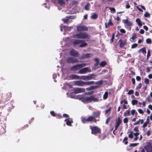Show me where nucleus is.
Segmentation results:
<instances>
[{
	"label": "nucleus",
	"instance_id": "1",
	"mask_svg": "<svg viewBox=\"0 0 152 152\" xmlns=\"http://www.w3.org/2000/svg\"><path fill=\"white\" fill-rule=\"evenodd\" d=\"M135 132L134 133L132 131H130L128 132V137L130 138L133 139L134 140L136 141L139 138L138 136L139 135V127L136 126L133 129Z\"/></svg>",
	"mask_w": 152,
	"mask_h": 152
},
{
	"label": "nucleus",
	"instance_id": "2",
	"mask_svg": "<svg viewBox=\"0 0 152 152\" xmlns=\"http://www.w3.org/2000/svg\"><path fill=\"white\" fill-rule=\"evenodd\" d=\"M99 101V99L97 98H94L93 96L90 97H84L82 100V102L84 103H88L93 101L97 102Z\"/></svg>",
	"mask_w": 152,
	"mask_h": 152
},
{
	"label": "nucleus",
	"instance_id": "3",
	"mask_svg": "<svg viewBox=\"0 0 152 152\" xmlns=\"http://www.w3.org/2000/svg\"><path fill=\"white\" fill-rule=\"evenodd\" d=\"M122 22L124 25L125 27L128 30H130L131 27L133 25V23L127 19H124L122 20Z\"/></svg>",
	"mask_w": 152,
	"mask_h": 152
},
{
	"label": "nucleus",
	"instance_id": "4",
	"mask_svg": "<svg viewBox=\"0 0 152 152\" xmlns=\"http://www.w3.org/2000/svg\"><path fill=\"white\" fill-rule=\"evenodd\" d=\"M89 37V36L87 33L86 32H81L74 35V37L78 39H88Z\"/></svg>",
	"mask_w": 152,
	"mask_h": 152
},
{
	"label": "nucleus",
	"instance_id": "5",
	"mask_svg": "<svg viewBox=\"0 0 152 152\" xmlns=\"http://www.w3.org/2000/svg\"><path fill=\"white\" fill-rule=\"evenodd\" d=\"M144 147L146 152H152V142H147Z\"/></svg>",
	"mask_w": 152,
	"mask_h": 152
},
{
	"label": "nucleus",
	"instance_id": "6",
	"mask_svg": "<svg viewBox=\"0 0 152 152\" xmlns=\"http://www.w3.org/2000/svg\"><path fill=\"white\" fill-rule=\"evenodd\" d=\"M90 128L91 130V133L93 134H95L98 133L100 132V129L96 126H90Z\"/></svg>",
	"mask_w": 152,
	"mask_h": 152
},
{
	"label": "nucleus",
	"instance_id": "7",
	"mask_svg": "<svg viewBox=\"0 0 152 152\" xmlns=\"http://www.w3.org/2000/svg\"><path fill=\"white\" fill-rule=\"evenodd\" d=\"M91 71V69L89 67H86L80 69L79 71V73L81 74H83L87 72H90Z\"/></svg>",
	"mask_w": 152,
	"mask_h": 152
},
{
	"label": "nucleus",
	"instance_id": "8",
	"mask_svg": "<svg viewBox=\"0 0 152 152\" xmlns=\"http://www.w3.org/2000/svg\"><path fill=\"white\" fill-rule=\"evenodd\" d=\"M77 30L78 31H86L88 30V28L86 26L84 25H79L77 26Z\"/></svg>",
	"mask_w": 152,
	"mask_h": 152
},
{
	"label": "nucleus",
	"instance_id": "9",
	"mask_svg": "<svg viewBox=\"0 0 152 152\" xmlns=\"http://www.w3.org/2000/svg\"><path fill=\"white\" fill-rule=\"evenodd\" d=\"M74 83L76 86H83L86 85V82L81 80L76 81L74 82Z\"/></svg>",
	"mask_w": 152,
	"mask_h": 152
},
{
	"label": "nucleus",
	"instance_id": "10",
	"mask_svg": "<svg viewBox=\"0 0 152 152\" xmlns=\"http://www.w3.org/2000/svg\"><path fill=\"white\" fill-rule=\"evenodd\" d=\"M74 91L75 93L78 94L85 92V89L84 88H75Z\"/></svg>",
	"mask_w": 152,
	"mask_h": 152
},
{
	"label": "nucleus",
	"instance_id": "11",
	"mask_svg": "<svg viewBox=\"0 0 152 152\" xmlns=\"http://www.w3.org/2000/svg\"><path fill=\"white\" fill-rule=\"evenodd\" d=\"M67 62L69 63L77 62L79 61L76 58L72 57H70L68 58L66 60Z\"/></svg>",
	"mask_w": 152,
	"mask_h": 152
},
{
	"label": "nucleus",
	"instance_id": "12",
	"mask_svg": "<svg viewBox=\"0 0 152 152\" xmlns=\"http://www.w3.org/2000/svg\"><path fill=\"white\" fill-rule=\"evenodd\" d=\"M121 122L122 120L120 119L119 118H118V119L116 120V124L115 126V130H116L117 129Z\"/></svg>",
	"mask_w": 152,
	"mask_h": 152
},
{
	"label": "nucleus",
	"instance_id": "13",
	"mask_svg": "<svg viewBox=\"0 0 152 152\" xmlns=\"http://www.w3.org/2000/svg\"><path fill=\"white\" fill-rule=\"evenodd\" d=\"M75 18V16H69L68 17H66V19L64 18L63 19V20L64 23L67 22L68 20L70 19H73Z\"/></svg>",
	"mask_w": 152,
	"mask_h": 152
},
{
	"label": "nucleus",
	"instance_id": "14",
	"mask_svg": "<svg viewBox=\"0 0 152 152\" xmlns=\"http://www.w3.org/2000/svg\"><path fill=\"white\" fill-rule=\"evenodd\" d=\"M70 54L72 56L77 57L78 56V53L77 51L73 50H71L70 52Z\"/></svg>",
	"mask_w": 152,
	"mask_h": 152
},
{
	"label": "nucleus",
	"instance_id": "15",
	"mask_svg": "<svg viewBox=\"0 0 152 152\" xmlns=\"http://www.w3.org/2000/svg\"><path fill=\"white\" fill-rule=\"evenodd\" d=\"M65 121L66 122V124L67 125L69 126H71V124L72 123V118H68L66 119L65 120Z\"/></svg>",
	"mask_w": 152,
	"mask_h": 152
},
{
	"label": "nucleus",
	"instance_id": "16",
	"mask_svg": "<svg viewBox=\"0 0 152 152\" xmlns=\"http://www.w3.org/2000/svg\"><path fill=\"white\" fill-rule=\"evenodd\" d=\"M87 121H94L95 122H96V120L95 118V117L92 116H89L87 119L86 120Z\"/></svg>",
	"mask_w": 152,
	"mask_h": 152
},
{
	"label": "nucleus",
	"instance_id": "17",
	"mask_svg": "<svg viewBox=\"0 0 152 152\" xmlns=\"http://www.w3.org/2000/svg\"><path fill=\"white\" fill-rule=\"evenodd\" d=\"M81 68L80 67V66L79 64H77L76 65H75L73 66L72 67V69L73 70H77L80 69Z\"/></svg>",
	"mask_w": 152,
	"mask_h": 152
},
{
	"label": "nucleus",
	"instance_id": "18",
	"mask_svg": "<svg viewBox=\"0 0 152 152\" xmlns=\"http://www.w3.org/2000/svg\"><path fill=\"white\" fill-rule=\"evenodd\" d=\"M70 97L71 98H76L77 99H80L81 101H82V100L83 99L84 97H83V96L82 95H78L76 97H75V96H70Z\"/></svg>",
	"mask_w": 152,
	"mask_h": 152
},
{
	"label": "nucleus",
	"instance_id": "19",
	"mask_svg": "<svg viewBox=\"0 0 152 152\" xmlns=\"http://www.w3.org/2000/svg\"><path fill=\"white\" fill-rule=\"evenodd\" d=\"M80 76L75 75H70V77L72 79H79Z\"/></svg>",
	"mask_w": 152,
	"mask_h": 152
},
{
	"label": "nucleus",
	"instance_id": "20",
	"mask_svg": "<svg viewBox=\"0 0 152 152\" xmlns=\"http://www.w3.org/2000/svg\"><path fill=\"white\" fill-rule=\"evenodd\" d=\"M82 41V40H78V39H77V40H73L72 42V43L74 44V45H77L79 44Z\"/></svg>",
	"mask_w": 152,
	"mask_h": 152
},
{
	"label": "nucleus",
	"instance_id": "21",
	"mask_svg": "<svg viewBox=\"0 0 152 152\" xmlns=\"http://www.w3.org/2000/svg\"><path fill=\"white\" fill-rule=\"evenodd\" d=\"M138 52L139 53H146V49L145 48H142L138 50Z\"/></svg>",
	"mask_w": 152,
	"mask_h": 152
},
{
	"label": "nucleus",
	"instance_id": "22",
	"mask_svg": "<svg viewBox=\"0 0 152 152\" xmlns=\"http://www.w3.org/2000/svg\"><path fill=\"white\" fill-rule=\"evenodd\" d=\"M119 45L120 47H123L126 43L125 41H123L121 40L119 41Z\"/></svg>",
	"mask_w": 152,
	"mask_h": 152
},
{
	"label": "nucleus",
	"instance_id": "23",
	"mask_svg": "<svg viewBox=\"0 0 152 152\" xmlns=\"http://www.w3.org/2000/svg\"><path fill=\"white\" fill-rule=\"evenodd\" d=\"M136 21L139 26L141 27L142 26V24L139 18L136 19Z\"/></svg>",
	"mask_w": 152,
	"mask_h": 152
},
{
	"label": "nucleus",
	"instance_id": "24",
	"mask_svg": "<svg viewBox=\"0 0 152 152\" xmlns=\"http://www.w3.org/2000/svg\"><path fill=\"white\" fill-rule=\"evenodd\" d=\"M92 54H91L88 53L86 54H84L83 55L82 58H88L92 56Z\"/></svg>",
	"mask_w": 152,
	"mask_h": 152
},
{
	"label": "nucleus",
	"instance_id": "25",
	"mask_svg": "<svg viewBox=\"0 0 152 152\" xmlns=\"http://www.w3.org/2000/svg\"><path fill=\"white\" fill-rule=\"evenodd\" d=\"M124 116H129L130 115V110H126L124 113Z\"/></svg>",
	"mask_w": 152,
	"mask_h": 152
},
{
	"label": "nucleus",
	"instance_id": "26",
	"mask_svg": "<svg viewBox=\"0 0 152 152\" xmlns=\"http://www.w3.org/2000/svg\"><path fill=\"white\" fill-rule=\"evenodd\" d=\"M95 75H94L93 74H90L86 76L87 80H91L92 78H93V76H94Z\"/></svg>",
	"mask_w": 152,
	"mask_h": 152
},
{
	"label": "nucleus",
	"instance_id": "27",
	"mask_svg": "<svg viewBox=\"0 0 152 152\" xmlns=\"http://www.w3.org/2000/svg\"><path fill=\"white\" fill-rule=\"evenodd\" d=\"M137 35L135 34H133L132 37L130 39L131 41L133 42V41L137 38Z\"/></svg>",
	"mask_w": 152,
	"mask_h": 152
},
{
	"label": "nucleus",
	"instance_id": "28",
	"mask_svg": "<svg viewBox=\"0 0 152 152\" xmlns=\"http://www.w3.org/2000/svg\"><path fill=\"white\" fill-rule=\"evenodd\" d=\"M108 94V92H106L104 94L103 96V98L104 99H106L107 98Z\"/></svg>",
	"mask_w": 152,
	"mask_h": 152
},
{
	"label": "nucleus",
	"instance_id": "29",
	"mask_svg": "<svg viewBox=\"0 0 152 152\" xmlns=\"http://www.w3.org/2000/svg\"><path fill=\"white\" fill-rule=\"evenodd\" d=\"M107 63L105 61H102L99 64L100 66L101 67L104 66Z\"/></svg>",
	"mask_w": 152,
	"mask_h": 152
},
{
	"label": "nucleus",
	"instance_id": "30",
	"mask_svg": "<svg viewBox=\"0 0 152 152\" xmlns=\"http://www.w3.org/2000/svg\"><path fill=\"white\" fill-rule=\"evenodd\" d=\"M87 119V118H84V117H82L81 118V120H82V122L83 123H86V122H88V121H87L86 120Z\"/></svg>",
	"mask_w": 152,
	"mask_h": 152
},
{
	"label": "nucleus",
	"instance_id": "31",
	"mask_svg": "<svg viewBox=\"0 0 152 152\" xmlns=\"http://www.w3.org/2000/svg\"><path fill=\"white\" fill-rule=\"evenodd\" d=\"M94 82L93 81L86 82V85H90L91 84H94Z\"/></svg>",
	"mask_w": 152,
	"mask_h": 152
},
{
	"label": "nucleus",
	"instance_id": "32",
	"mask_svg": "<svg viewBox=\"0 0 152 152\" xmlns=\"http://www.w3.org/2000/svg\"><path fill=\"white\" fill-rule=\"evenodd\" d=\"M108 8L110 10V12L112 13H115V9L114 8L108 7Z\"/></svg>",
	"mask_w": 152,
	"mask_h": 152
},
{
	"label": "nucleus",
	"instance_id": "33",
	"mask_svg": "<svg viewBox=\"0 0 152 152\" xmlns=\"http://www.w3.org/2000/svg\"><path fill=\"white\" fill-rule=\"evenodd\" d=\"M90 4L89 3H87L86 5L85 6V9L87 10H88L89 9Z\"/></svg>",
	"mask_w": 152,
	"mask_h": 152
},
{
	"label": "nucleus",
	"instance_id": "34",
	"mask_svg": "<svg viewBox=\"0 0 152 152\" xmlns=\"http://www.w3.org/2000/svg\"><path fill=\"white\" fill-rule=\"evenodd\" d=\"M80 79H82L83 80H87L86 76H82L80 77Z\"/></svg>",
	"mask_w": 152,
	"mask_h": 152
},
{
	"label": "nucleus",
	"instance_id": "35",
	"mask_svg": "<svg viewBox=\"0 0 152 152\" xmlns=\"http://www.w3.org/2000/svg\"><path fill=\"white\" fill-rule=\"evenodd\" d=\"M97 17V15L96 14H94L91 16V18L93 19H96Z\"/></svg>",
	"mask_w": 152,
	"mask_h": 152
},
{
	"label": "nucleus",
	"instance_id": "36",
	"mask_svg": "<svg viewBox=\"0 0 152 152\" xmlns=\"http://www.w3.org/2000/svg\"><path fill=\"white\" fill-rule=\"evenodd\" d=\"M137 101L136 100L134 99L132 101V104L133 105L137 104Z\"/></svg>",
	"mask_w": 152,
	"mask_h": 152
},
{
	"label": "nucleus",
	"instance_id": "37",
	"mask_svg": "<svg viewBox=\"0 0 152 152\" xmlns=\"http://www.w3.org/2000/svg\"><path fill=\"white\" fill-rule=\"evenodd\" d=\"M111 108H109V109L105 110V114H108L109 115L110 113Z\"/></svg>",
	"mask_w": 152,
	"mask_h": 152
},
{
	"label": "nucleus",
	"instance_id": "38",
	"mask_svg": "<svg viewBox=\"0 0 152 152\" xmlns=\"http://www.w3.org/2000/svg\"><path fill=\"white\" fill-rule=\"evenodd\" d=\"M144 82L146 84H148L149 83V80L148 78H144Z\"/></svg>",
	"mask_w": 152,
	"mask_h": 152
},
{
	"label": "nucleus",
	"instance_id": "39",
	"mask_svg": "<svg viewBox=\"0 0 152 152\" xmlns=\"http://www.w3.org/2000/svg\"><path fill=\"white\" fill-rule=\"evenodd\" d=\"M127 140H128V138L127 137H125L123 140V142L126 145L128 143V141H127Z\"/></svg>",
	"mask_w": 152,
	"mask_h": 152
},
{
	"label": "nucleus",
	"instance_id": "40",
	"mask_svg": "<svg viewBox=\"0 0 152 152\" xmlns=\"http://www.w3.org/2000/svg\"><path fill=\"white\" fill-rule=\"evenodd\" d=\"M139 144V143H133L130 144L129 146L130 147H135Z\"/></svg>",
	"mask_w": 152,
	"mask_h": 152
},
{
	"label": "nucleus",
	"instance_id": "41",
	"mask_svg": "<svg viewBox=\"0 0 152 152\" xmlns=\"http://www.w3.org/2000/svg\"><path fill=\"white\" fill-rule=\"evenodd\" d=\"M100 113L99 112L94 113V117L95 118L96 117H97L99 115Z\"/></svg>",
	"mask_w": 152,
	"mask_h": 152
},
{
	"label": "nucleus",
	"instance_id": "42",
	"mask_svg": "<svg viewBox=\"0 0 152 152\" xmlns=\"http://www.w3.org/2000/svg\"><path fill=\"white\" fill-rule=\"evenodd\" d=\"M144 16L145 17L147 18L150 16V14L148 12H146L145 13Z\"/></svg>",
	"mask_w": 152,
	"mask_h": 152
},
{
	"label": "nucleus",
	"instance_id": "43",
	"mask_svg": "<svg viewBox=\"0 0 152 152\" xmlns=\"http://www.w3.org/2000/svg\"><path fill=\"white\" fill-rule=\"evenodd\" d=\"M87 45V43L86 42H83L81 43L80 45V47H83L86 46Z\"/></svg>",
	"mask_w": 152,
	"mask_h": 152
},
{
	"label": "nucleus",
	"instance_id": "44",
	"mask_svg": "<svg viewBox=\"0 0 152 152\" xmlns=\"http://www.w3.org/2000/svg\"><path fill=\"white\" fill-rule=\"evenodd\" d=\"M146 42L147 44H150L151 42V40L150 38H148L146 40Z\"/></svg>",
	"mask_w": 152,
	"mask_h": 152
},
{
	"label": "nucleus",
	"instance_id": "45",
	"mask_svg": "<svg viewBox=\"0 0 152 152\" xmlns=\"http://www.w3.org/2000/svg\"><path fill=\"white\" fill-rule=\"evenodd\" d=\"M58 1L61 4H65L64 0H58Z\"/></svg>",
	"mask_w": 152,
	"mask_h": 152
},
{
	"label": "nucleus",
	"instance_id": "46",
	"mask_svg": "<svg viewBox=\"0 0 152 152\" xmlns=\"http://www.w3.org/2000/svg\"><path fill=\"white\" fill-rule=\"evenodd\" d=\"M138 111L139 113L140 114H142L144 113L143 111L141 109H138Z\"/></svg>",
	"mask_w": 152,
	"mask_h": 152
},
{
	"label": "nucleus",
	"instance_id": "47",
	"mask_svg": "<svg viewBox=\"0 0 152 152\" xmlns=\"http://www.w3.org/2000/svg\"><path fill=\"white\" fill-rule=\"evenodd\" d=\"M148 123H148V122H146L144 123L142 125V127L145 128V127H146L148 124Z\"/></svg>",
	"mask_w": 152,
	"mask_h": 152
},
{
	"label": "nucleus",
	"instance_id": "48",
	"mask_svg": "<svg viewBox=\"0 0 152 152\" xmlns=\"http://www.w3.org/2000/svg\"><path fill=\"white\" fill-rule=\"evenodd\" d=\"M134 91L133 90H130L128 92V94L129 95H130L131 94H133L134 93Z\"/></svg>",
	"mask_w": 152,
	"mask_h": 152
},
{
	"label": "nucleus",
	"instance_id": "49",
	"mask_svg": "<svg viewBox=\"0 0 152 152\" xmlns=\"http://www.w3.org/2000/svg\"><path fill=\"white\" fill-rule=\"evenodd\" d=\"M137 46V44H136V43H134L132 45L131 48H136Z\"/></svg>",
	"mask_w": 152,
	"mask_h": 152
},
{
	"label": "nucleus",
	"instance_id": "50",
	"mask_svg": "<svg viewBox=\"0 0 152 152\" xmlns=\"http://www.w3.org/2000/svg\"><path fill=\"white\" fill-rule=\"evenodd\" d=\"M120 31L121 33L123 34H125L126 33L125 30L123 28L120 29Z\"/></svg>",
	"mask_w": 152,
	"mask_h": 152
},
{
	"label": "nucleus",
	"instance_id": "51",
	"mask_svg": "<svg viewBox=\"0 0 152 152\" xmlns=\"http://www.w3.org/2000/svg\"><path fill=\"white\" fill-rule=\"evenodd\" d=\"M135 113H136V110H132L131 111V114L133 115H134Z\"/></svg>",
	"mask_w": 152,
	"mask_h": 152
},
{
	"label": "nucleus",
	"instance_id": "52",
	"mask_svg": "<svg viewBox=\"0 0 152 152\" xmlns=\"http://www.w3.org/2000/svg\"><path fill=\"white\" fill-rule=\"evenodd\" d=\"M123 121L124 123H126L128 121V119L127 118H124L123 120Z\"/></svg>",
	"mask_w": 152,
	"mask_h": 152
},
{
	"label": "nucleus",
	"instance_id": "53",
	"mask_svg": "<svg viewBox=\"0 0 152 152\" xmlns=\"http://www.w3.org/2000/svg\"><path fill=\"white\" fill-rule=\"evenodd\" d=\"M142 87V84L141 83H140L138 84V85L137 87V89H140Z\"/></svg>",
	"mask_w": 152,
	"mask_h": 152
},
{
	"label": "nucleus",
	"instance_id": "54",
	"mask_svg": "<svg viewBox=\"0 0 152 152\" xmlns=\"http://www.w3.org/2000/svg\"><path fill=\"white\" fill-rule=\"evenodd\" d=\"M108 25L109 26H112L113 25L110 19L109 20Z\"/></svg>",
	"mask_w": 152,
	"mask_h": 152
},
{
	"label": "nucleus",
	"instance_id": "55",
	"mask_svg": "<svg viewBox=\"0 0 152 152\" xmlns=\"http://www.w3.org/2000/svg\"><path fill=\"white\" fill-rule=\"evenodd\" d=\"M68 28H69V27L67 26H64L63 27H61V31H63V28H64V29H66Z\"/></svg>",
	"mask_w": 152,
	"mask_h": 152
},
{
	"label": "nucleus",
	"instance_id": "56",
	"mask_svg": "<svg viewBox=\"0 0 152 152\" xmlns=\"http://www.w3.org/2000/svg\"><path fill=\"white\" fill-rule=\"evenodd\" d=\"M79 65L80 66V67L81 68H82L83 66H86V64H85V63H82V64H79Z\"/></svg>",
	"mask_w": 152,
	"mask_h": 152
},
{
	"label": "nucleus",
	"instance_id": "57",
	"mask_svg": "<svg viewBox=\"0 0 152 152\" xmlns=\"http://www.w3.org/2000/svg\"><path fill=\"white\" fill-rule=\"evenodd\" d=\"M99 63H96L94 64V67H95V69H97L98 68V64Z\"/></svg>",
	"mask_w": 152,
	"mask_h": 152
},
{
	"label": "nucleus",
	"instance_id": "58",
	"mask_svg": "<svg viewBox=\"0 0 152 152\" xmlns=\"http://www.w3.org/2000/svg\"><path fill=\"white\" fill-rule=\"evenodd\" d=\"M140 152H145V150L144 148H141L140 150L139 151Z\"/></svg>",
	"mask_w": 152,
	"mask_h": 152
},
{
	"label": "nucleus",
	"instance_id": "59",
	"mask_svg": "<svg viewBox=\"0 0 152 152\" xmlns=\"http://www.w3.org/2000/svg\"><path fill=\"white\" fill-rule=\"evenodd\" d=\"M144 33V30L142 29H141L140 30L139 33L141 34H143Z\"/></svg>",
	"mask_w": 152,
	"mask_h": 152
},
{
	"label": "nucleus",
	"instance_id": "60",
	"mask_svg": "<svg viewBox=\"0 0 152 152\" xmlns=\"http://www.w3.org/2000/svg\"><path fill=\"white\" fill-rule=\"evenodd\" d=\"M51 115L53 116H55V114L53 111H51L50 112Z\"/></svg>",
	"mask_w": 152,
	"mask_h": 152
},
{
	"label": "nucleus",
	"instance_id": "61",
	"mask_svg": "<svg viewBox=\"0 0 152 152\" xmlns=\"http://www.w3.org/2000/svg\"><path fill=\"white\" fill-rule=\"evenodd\" d=\"M150 55V50H149L147 52V57H148Z\"/></svg>",
	"mask_w": 152,
	"mask_h": 152
},
{
	"label": "nucleus",
	"instance_id": "62",
	"mask_svg": "<svg viewBox=\"0 0 152 152\" xmlns=\"http://www.w3.org/2000/svg\"><path fill=\"white\" fill-rule=\"evenodd\" d=\"M102 80L99 81L97 82L96 83L97 84H102Z\"/></svg>",
	"mask_w": 152,
	"mask_h": 152
},
{
	"label": "nucleus",
	"instance_id": "63",
	"mask_svg": "<svg viewBox=\"0 0 152 152\" xmlns=\"http://www.w3.org/2000/svg\"><path fill=\"white\" fill-rule=\"evenodd\" d=\"M146 134L148 136H149L151 134V132L150 130H148L146 132Z\"/></svg>",
	"mask_w": 152,
	"mask_h": 152
},
{
	"label": "nucleus",
	"instance_id": "64",
	"mask_svg": "<svg viewBox=\"0 0 152 152\" xmlns=\"http://www.w3.org/2000/svg\"><path fill=\"white\" fill-rule=\"evenodd\" d=\"M137 80L140 81L141 80V77L139 76H137L136 77Z\"/></svg>",
	"mask_w": 152,
	"mask_h": 152
}]
</instances>
